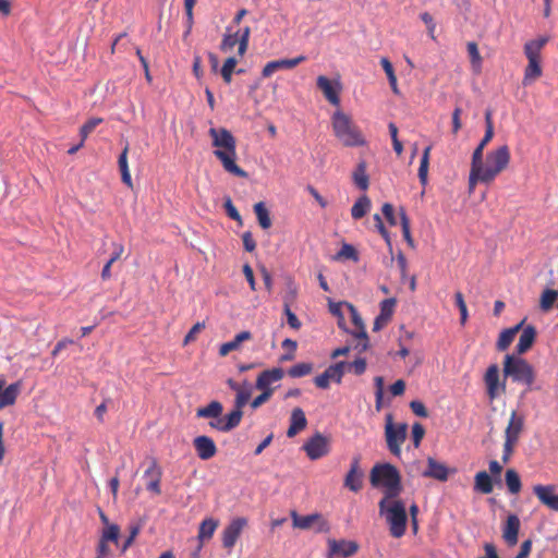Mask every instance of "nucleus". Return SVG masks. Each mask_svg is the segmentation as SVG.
<instances>
[{
  "label": "nucleus",
  "instance_id": "nucleus-1",
  "mask_svg": "<svg viewBox=\"0 0 558 558\" xmlns=\"http://www.w3.org/2000/svg\"><path fill=\"white\" fill-rule=\"evenodd\" d=\"M209 136L217 149L214 155L221 161L223 169L238 177H244V171L235 163V140L225 128H210Z\"/></svg>",
  "mask_w": 558,
  "mask_h": 558
},
{
  "label": "nucleus",
  "instance_id": "nucleus-2",
  "mask_svg": "<svg viewBox=\"0 0 558 558\" xmlns=\"http://www.w3.org/2000/svg\"><path fill=\"white\" fill-rule=\"evenodd\" d=\"M222 413V403L217 400H213L207 405L201 407L196 410V417L208 418V426L211 429L221 433H228L240 425L243 416L242 410L233 409L225 416Z\"/></svg>",
  "mask_w": 558,
  "mask_h": 558
},
{
  "label": "nucleus",
  "instance_id": "nucleus-3",
  "mask_svg": "<svg viewBox=\"0 0 558 558\" xmlns=\"http://www.w3.org/2000/svg\"><path fill=\"white\" fill-rule=\"evenodd\" d=\"M331 126L336 138L345 147L364 146L366 141L352 118L341 110L333 112Z\"/></svg>",
  "mask_w": 558,
  "mask_h": 558
},
{
  "label": "nucleus",
  "instance_id": "nucleus-4",
  "mask_svg": "<svg viewBox=\"0 0 558 558\" xmlns=\"http://www.w3.org/2000/svg\"><path fill=\"white\" fill-rule=\"evenodd\" d=\"M369 482L374 487L384 488L383 498H397L402 492L400 472L390 463L375 464L371 470Z\"/></svg>",
  "mask_w": 558,
  "mask_h": 558
},
{
  "label": "nucleus",
  "instance_id": "nucleus-5",
  "mask_svg": "<svg viewBox=\"0 0 558 558\" xmlns=\"http://www.w3.org/2000/svg\"><path fill=\"white\" fill-rule=\"evenodd\" d=\"M379 513L385 517L391 536L400 538L407 531L408 515L405 505L397 498H381L378 502Z\"/></svg>",
  "mask_w": 558,
  "mask_h": 558
},
{
  "label": "nucleus",
  "instance_id": "nucleus-6",
  "mask_svg": "<svg viewBox=\"0 0 558 558\" xmlns=\"http://www.w3.org/2000/svg\"><path fill=\"white\" fill-rule=\"evenodd\" d=\"M504 374L512 381L524 384L526 391L532 390L536 373L534 367L523 357L507 354L504 359Z\"/></svg>",
  "mask_w": 558,
  "mask_h": 558
},
{
  "label": "nucleus",
  "instance_id": "nucleus-7",
  "mask_svg": "<svg viewBox=\"0 0 558 558\" xmlns=\"http://www.w3.org/2000/svg\"><path fill=\"white\" fill-rule=\"evenodd\" d=\"M510 160V148L505 144L487 151L485 160L482 161L478 170L493 183L509 167Z\"/></svg>",
  "mask_w": 558,
  "mask_h": 558
},
{
  "label": "nucleus",
  "instance_id": "nucleus-8",
  "mask_svg": "<svg viewBox=\"0 0 558 558\" xmlns=\"http://www.w3.org/2000/svg\"><path fill=\"white\" fill-rule=\"evenodd\" d=\"M408 425L405 423L393 424V416L391 413L386 415L385 437L389 451L395 457H400L401 445L407 439Z\"/></svg>",
  "mask_w": 558,
  "mask_h": 558
},
{
  "label": "nucleus",
  "instance_id": "nucleus-9",
  "mask_svg": "<svg viewBox=\"0 0 558 558\" xmlns=\"http://www.w3.org/2000/svg\"><path fill=\"white\" fill-rule=\"evenodd\" d=\"M302 449L311 460H318L329 453L330 439L317 432L304 442Z\"/></svg>",
  "mask_w": 558,
  "mask_h": 558
},
{
  "label": "nucleus",
  "instance_id": "nucleus-10",
  "mask_svg": "<svg viewBox=\"0 0 558 558\" xmlns=\"http://www.w3.org/2000/svg\"><path fill=\"white\" fill-rule=\"evenodd\" d=\"M484 383L487 397L490 401L506 392V383L499 379V367L497 364H492L487 367L484 375Z\"/></svg>",
  "mask_w": 558,
  "mask_h": 558
},
{
  "label": "nucleus",
  "instance_id": "nucleus-11",
  "mask_svg": "<svg viewBox=\"0 0 558 558\" xmlns=\"http://www.w3.org/2000/svg\"><path fill=\"white\" fill-rule=\"evenodd\" d=\"M327 558H348L359 551V544L348 539H328Z\"/></svg>",
  "mask_w": 558,
  "mask_h": 558
},
{
  "label": "nucleus",
  "instance_id": "nucleus-12",
  "mask_svg": "<svg viewBox=\"0 0 558 558\" xmlns=\"http://www.w3.org/2000/svg\"><path fill=\"white\" fill-rule=\"evenodd\" d=\"M345 362L341 361L328 366L320 375L314 378L315 385L320 389H327L330 381L340 384L344 375Z\"/></svg>",
  "mask_w": 558,
  "mask_h": 558
},
{
  "label": "nucleus",
  "instance_id": "nucleus-13",
  "mask_svg": "<svg viewBox=\"0 0 558 558\" xmlns=\"http://www.w3.org/2000/svg\"><path fill=\"white\" fill-rule=\"evenodd\" d=\"M317 87L322 90L325 98L333 106L340 105V97L339 94L341 92V84L340 82L330 81L325 75H319L316 81Z\"/></svg>",
  "mask_w": 558,
  "mask_h": 558
},
{
  "label": "nucleus",
  "instance_id": "nucleus-14",
  "mask_svg": "<svg viewBox=\"0 0 558 558\" xmlns=\"http://www.w3.org/2000/svg\"><path fill=\"white\" fill-rule=\"evenodd\" d=\"M344 487L353 493H357L363 487V472L360 469V457H354L351 461L350 469L344 477Z\"/></svg>",
  "mask_w": 558,
  "mask_h": 558
},
{
  "label": "nucleus",
  "instance_id": "nucleus-15",
  "mask_svg": "<svg viewBox=\"0 0 558 558\" xmlns=\"http://www.w3.org/2000/svg\"><path fill=\"white\" fill-rule=\"evenodd\" d=\"M456 470H449L445 463L438 462L432 457L427 458V468L423 471L424 477L434 478L440 482H446L450 474H454Z\"/></svg>",
  "mask_w": 558,
  "mask_h": 558
},
{
  "label": "nucleus",
  "instance_id": "nucleus-16",
  "mask_svg": "<svg viewBox=\"0 0 558 558\" xmlns=\"http://www.w3.org/2000/svg\"><path fill=\"white\" fill-rule=\"evenodd\" d=\"M555 485H535L533 493L538 500L550 510L558 511V494L555 495Z\"/></svg>",
  "mask_w": 558,
  "mask_h": 558
},
{
  "label": "nucleus",
  "instance_id": "nucleus-17",
  "mask_svg": "<svg viewBox=\"0 0 558 558\" xmlns=\"http://www.w3.org/2000/svg\"><path fill=\"white\" fill-rule=\"evenodd\" d=\"M235 46L238 47L239 54H244V33H241L240 29L232 32V28L228 27L222 38L220 49L222 52L228 53L231 52Z\"/></svg>",
  "mask_w": 558,
  "mask_h": 558
},
{
  "label": "nucleus",
  "instance_id": "nucleus-18",
  "mask_svg": "<svg viewBox=\"0 0 558 558\" xmlns=\"http://www.w3.org/2000/svg\"><path fill=\"white\" fill-rule=\"evenodd\" d=\"M345 306L348 307V310L350 312L351 320H352V324L354 326V329L351 330L350 332L356 339H361L362 340V350H367L368 347H369V340H368L367 332L365 330V325L363 323V319L360 316V314L356 311V308L352 304L345 303Z\"/></svg>",
  "mask_w": 558,
  "mask_h": 558
},
{
  "label": "nucleus",
  "instance_id": "nucleus-19",
  "mask_svg": "<svg viewBox=\"0 0 558 558\" xmlns=\"http://www.w3.org/2000/svg\"><path fill=\"white\" fill-rule=\"evenodd\" d=\"M306 60L305 56H298L292 59H279L268 62L263 69V76L269 77L279 70H291Z\"/></svg>",
  "mask_w": 558,
  "mask_h": 558
},
{
  "label": "nucleus",
  "instance_id": "nucleus-20",
  "mask_svg": "<svg viewBox=\"0 0 558 558\" xmlns=\"http://www.w3.org/2000/svg\"><path fill=\"white\" fill-rule=\"evenodd\" d=\"M194 448L199 459L208 460L213 458L217 452L215 441L205 435L197 436L193 440Z\"/></svg>",
  "mask_w": 558,
  "mask_h": 558
},
{
  "label": "nucleus",
  "instance_id": "nucleus-21",
  "mask_svg": "<svg viewBox=\"0 0 558 558\" xmlns=\"http://www.w3.org/2000/svg\"><path fill=\"white\" fill-rule=\"evenodd\" d=\"M244 527V519L238 518L233 520L222 532V544L227 549H231L239 538Z\"/></svg>",
  "mask_w": 558,
  "mask_h": 558
},
{
  "label": "nucleus",
  "instance_id": "nucleus-22",
  "mask_svg": "<svg viewBox=\"0 0 558 558\" xmlns=\"http://www.w3.org/2000/svg\"><path fill=\"white\" fill-rule=\"evenodd\" d=\"M521 522L517 514H509L502 527V538L509 546H514L518 543V535Z\"/></svg>",
  "mask_w": 558,
  "mask_h": 558
},
{
  "label": "nucleus",
  "instance_id": "nucleus-23",
  "mask_svg": "<svg viewBox=\"0 0 558 558\" xmlns=\"http://www.w3.org/2000/svg\"><path fill=\"white\" fill-rule=\"evenodd\" d=\"M523 427L524 417L522 415H519L517 411H512L505 430V440L518 442L519 437L523 430Z\"/></svg>",
  "mask_w": 558,
  "mask_h": 558
},
{
  "label": "nucleus",
  "instance_id": "nucleus-24",
  "mask_svg": "<svg viewBox=\"0 0 558 558\" xmlns=\"http://www.w3.org/2000/svg\"><path fill=\"white\" fill-rule=\"evenodd\" d=\"M550 37L547 35L529 40L524 44L523 50L527 60L541 61V51L547 45Z\"/></svg>",
  "mask_w": 558,
  "mask_h": 558
},
{
  "label": "nucleus",
  "instance_id": "nucleus-25",
  "mask_svg": "<svg viewBox=\"0 0 558 558\" xmlns=\"http://www.w3.org/2000/svg\"><path fill=\"white\" fill-rule=\"evenodd\" d=\"M22 388V380H16L15 383H12L7 388H4L0 392V410L13 405L16 402V399L21 393Z\"/></svg>",
  "mask_w": 558,
  "mask_h": 558
},
{
  "label": "nucleus",
  "instance_id": "nucleus-26",
  "mask_svg": "<svg viewBox=\"0 0 558 558\" xmlns=\"http://www.w3.org/2000/svg\"><path fill=\"white\" fill-rule=\"evenodd\" d=\"M291 517L293 519V526L301 530H308L317 522L320 523L319 530H323V527L326 525V522L323 520L319 513L299 515L295 511H292Z\"/></svg>",
  "mask_w": 558,
  "mask_h": 558
},
{
  "label": "nucleus",
  "instance_id": "nucleus-27",
  "mask_svg": "<svg viewBox=\"0 0 558 558\" xmlns=\"http://www.w3.org/2000/svg\"><path fill=\"white\" fill-rule=\"evenodd\" d=\"M307 425V420L304 411L301 408H295L292 410L290 417V426L287 432V436L292 438L301 430H303Z\"/></svg>",
  "mask_w": 558,
  "mask_h": 558
},
{
  "label": "nucleus",
  "instance_id": "nucleus-28",
  "mask_svg": "<svg viewBox=\"0 0 558 558\" xmlns=\"http://www.w3.org/2000/svg\"><path fill=\"white\" fill-rule=\"evenodd\" d=\"M145 476L149 478L146 484L147 490L155 495H160L161 470L156 461H153L149 468L145 471Z\"/></svg>",
  "mask_w": 558,
  "mask_h": 558
},
{
  "label": "nucleus",
  "instance_id": "nucleus-29",
  "mask_svg": "<svg viewBox=\"0 0 558 558\" xmlns=\"http://www.w3.org/2000/svg\"><path fill=\"white\" fill-rule=\"evenodd\" d=\"M284 373L282 368H272L264 371L259 374L256 387L260 390L271 389L272 383L279 381L283 377Z\"/></svg>",
  "mask_w": 558,
  "mask_h": 558
},
{
  "label": "nucleus",
  "instance_id": "nucleus-30",
  "mask_svg": "<svg viewBox=\"0 0 558 558\" xmlns=\"http://www.w3.org/2000/svg\"><path fill=\"white\" fill-rule=\"evenodd\" d=\"M536 339V329L534 326L529 325L522 329V332L517 344L518 354H524L527 352Z\"/></svg>",
  "mask_w": 558,
  "mask_h": 558
},
{
  "label": "nucleus",
  "instance_id": "nucleus-31",
  "mask_svg": "<svg viewBox=\"0 0 558 558\" xmlns=\"http://www.w3.org/2000/svg\"><path fill=\"white\" fill-rule=\"evenodd\" d=\"M524 320L520 322L514 327L505 329L500 332L499 338L497 340L496 347L498 351H506L509 345L512 343L515 335L522 329Z\"/></svg>",
  "mask_w": 558,
  "mask_h": 558
},
{
  "label": "nucleus",
  "instance_id": "nucleus-32",
  "mask_svg": "<svg viewBox=\"0 0 558 558\" xmlns=\"http://www.w3.org/2000/svg\"><path fill=\"white\" fill-rule=\"evenodd\" d=\"M474 490L484 495L493 493L494 483L490 475L486 471H480L475 474Z\"/></svg>",
  "mask_w": 558,
  "mask_h": 558
},
{
  "label": "nucleus",
  "instance_id": "nucleus-33",
  "mask_svg": "<svg viewBox=\"0 0 558 558\" xmlns=\"http://www.w3.org/2000/svg\"><path fill=\"white\" fill-rule=\"evenodd\" d=\"M529 63L524 69L523 85L527 86L539 78L543 74L541 61L527 60Z\"/></svg>",
  "mask_w": 558,
  "mask_h": 558
},
{
  "label": "nucleus",
  "instance_id": "nucleus-34",
  "mask_svg": "<svg viewBox=\"0 0 558 558\" xmlns=\"http://www.w3.org/2000/svg\"><path fill=\"white\" fill-rule=\"evenodd\" d=\"M128 153H129V145L126 144L125 147L123 148L122 153L119 156L118 165H119V169L121 172L122 182L126 186L132 187L133 183H132V178H131L129 163H128Z\"/></svg>",
  "mask_w": 558,
  "mask_h": 558
},
{
  "label": "nucleus",
  "instance_id": "nucleus-35",
  "mask_svg": "<svg viewBox=\"0 0 558 558\" xmlns=\"http://www.w3.org/2000/svg\"><path fill=\"white\" fill-rule=\"evenodd\" d=\"M254 213L262 229L267 230L271 227L272 220L270 213L264 202L254 205Z\"/></svg>",
  "mask_w": 558,
  "mask_h": 558
},
{
  "label": "nucleus",
  "instance_id": "nucleus-36",
  "mask_svg": "<svg viewBox=\"0 0 558 558\" xmlns=\"http://www.w3.org/2000/svg\"><path fill=\"white\" fill-rule=\"evenodd\" d=\"M372 202L367 195H362L357 198L351 208V216L353 219L359 220L363 218L371 209Z\"/></svg>",
  "mask_w": 558,
  "mask_h": 558
},
{
  "label": "nucleus",
  "instance_id": "nucleus-37",
  "mask_svg": "<svg viewBox=\"0 0 558 558\" xmlns=\"http://www.w3.org/2000/svg\"><path fill=\"white\" fill-rule=\"evenodd\" d=\"M217 526H218V521L213 518L203 520L198 527V539L201 542L210 539L213 537Z\"/></svg>",
  "mask_w": 558,
  "mask_h": 558
},
{
  "label": "nucleus",
  "instance_id": "nucleus-38",
  "mask_svg": "<svg viewBox=\"0 0 558 558\" xmlns=\"http://www.w3.org/2000/svg\"><path fill=\"white\" fill-rule=\"evenodd\" d=\"M353 181L355 185L365 191L368 189L369 179L366 173V163L364 161L360 162L353 172Z\"/></svg>",
  "mask_w": 558,
  "mask_h": 558
},
{
  "label": "nucleus",
  "instance_id": "nucleus-39",
  "mask_svg": "<svg viewBox=\"0 0 558 558\" xmlns=\"http://www.w3.org/2000/svg\"><path fill=\"white\" fill-rule=\"evenodd\" d=\"M466 49L470 57L472 70L474 73L478 74L482 70L483 59L480 54L477 44L475 41H470L466 45Z\"/></svg>",
  "mask_w": 558,
  "mask_h": 558
},
{
  "label": "nucleus",
  "instance_id": "nucleus-40",
  "mask_svg": "<svg viewBox=\"0 0 558 558\" xmlns=\"http://www.w3.org/2000/svg\"><path fill=\"white\" fill-rule=\"evenodd\" d=\"M505 481H506L508 490L511 494L515 495V494L520 493L522 484H521V478L515 470L508 469L505 474Z\"/></svg>",
  "mask_w": 558,
  "mask_h": 558
},
{
  "label": "nucleus",
  "instance_id": "nucleus-41",
  "mask_svg": "<svg viewBox=\"0 0 558 558\" xmlns=\"http://www.w3.org/2000/svg\"><path fill=\"white\" fill-rule=\"evenodd\" d=\"M558 299V291L554 289H545L541 295L539 307L543 312H548L553 308Z\"/></svg>",
  "mask_w": 558,
  "mask_h": 558
},
{
  "label": "nucleus",
  "instance_id": "nucleus-42",
  "mask_svg": "<svg viewBox=\"0 0 558 558\" xmlns=\"http://www.w3.org/2000/svg\"><path fill=\"white\" fill-rule=\"evenodd\" d=\"M432 146H427L422 155L420 168H418V179L423 186L427 184V174H428V166H429V155H430Z\"/></svg>",
  "mask_w": 558,
  "mask_h": 558
},
{
  "label": "nucleus",
  "instance_id": "nucleus-43",
  "mask_svg": "<svg viewBox=\"0 0 558 558\" xmlns=\"http://www.w3.org/2000/svg\"><path fill=\"white\" fill-rule=\"evenodd\" d=\"M477 183H483L486 185L492 184V182L485 177V174L478 170V168H470L469 174V191L472 193Z\"/></svg>",
  "mask_w": 558,
  "mask_h": 558
},
{
  "label": "nucleus",
  "instance_id": "nucleus-44",
  "mask_svg": "<svg viewBox=\"0 0 558 558\" xmlns=\"http://www.w3.org/2000/svg\"><path fill=\"white\" fill-rule=\"evenodd\" d=\"M223 208H225L227 216L230 219L234 220L238 223V226L243 225L242 216H241L240 211L236 209V207L234 206V204L232 203V199L230 196L223 197Z\"/></svg>",
  "mask_w": 558,
  "mask_h": 558
},
{
  "label": "nucleus",
  "instance_id": "nucleus-45",
  "mask_svg": "<svg viewBox=\"0 0 558 558\" xmlns=\"http://www.w3.org/2000/svg\"><path fill=\"white\" fill-rule=\"evenodd\" d=\"M485 124H486L485 134H484L483 138L481 140V142L478 144H481V145L486 147L488 145V143L494 137L493 112L489 109H487L486 112H485Z\"/></svg>",
  "mask_w": 558,
  "mask_h": 558
},
{
  "label": "nucleus",
  "instance_id": "nucleus-46",
  "mask_svg": "<svg viewBox=\"0 0 558 558\" xmlns=\"http://www.w3.org/2000/svg\"><path fill=\"white\" fill-rule=\"evenodd\" d=\"M313 371L312 363H298L288 369V375L292 378H300L311 374Z\"/></svg>",
  "mask_w": 558,
  "mask_h": 558
},
{
  "label": "nucleus",
  "instance_id": "nucleus-47",
  "mask_svg": "<svg viewBox=\"0 0 558 558\" xmlns=\"http://www.w3.org/2000/svg\"><path fill=\"white\" fill-rule=\"evenodd\" d=\"M399 215L403 238L411 247H414V241L410 231V220L403 207L400 208Z\"/></svg>",
  "mask_w": 558,
  "mask_h": 558
},
{
  "label": "nucleus",
  "instance_id": "nucleus-48",
  "mask_svg": "<svg viewBox=\"0 0 558 558\" xmlns=\"http://www.w3.org/2000/svg\"><path fill=\"white\" fill-rule=\"evenodd\" d=\"M120 536V527L118 524H108L107 527H104L100 539L105 542H112L114 544H119Z\"/></svg>",
  "mask_w": 558,
  "mask_h": 558
},
{
  "label": "nucleus",
  "instance_id": "nucleus-49",
  "mask_svg": "<svg viewBox=\"0 0 558 558\" xmlns=\"http://www.w3.org/2000/svg\"><path fill=\"white\" fill-rule=\"evenodd\" d=\"M244 341V331L239 332L232 341L226 342L221 344L219 349V354L221 356L228 355L231 351L239 348V345Z\"/></svg>",
  "mask_w": 558,
  "mask_h": 558
},
{
  "label": "nucleus",
  "instance_id": "nucleus-50",
  "mask_svg": "<svg viewBox=\"0 0 558 558\" xmlns=\"http://www.w3.org/2000/svg\"><path fill=\"white\" fill-rule=\"evenodd\" d=\"M336 259H352L357 262L359 253L353 245L344 243L340 251L337 253Z\"/></svg>",
  "mask_w": 558,
  "mask_h": 558
},
{
  "label": "nucleus",
  "instance_id": "nucleus-51",
  "mask_svg": "<svg viewBox=\"0 0 558 558\" xmlns=\"http://www.w3.org/2000/svg\"><path fill=\"white\" fill-rule=\"evenodd\" d=\"M395 306H396V299L390 298V299L383 300L380 303V313H379L380 319L385 318L389 322L393 314Z\"/></svg>",
  "mask_w": 558,
  "mask_h": 558
},
{
  "label": "nucleus",
  "instance_id": "nucleus-52",
  "mask_svg": "<svg viewBox=\"0 0 558 558\" xmlns=\"http://www.w3.org/2000/svg\"><path fill=\"white\" fill-rule=\"evenodd\" d=\"M102 121L104 120L101 118H92L81 126L80 135L82 137V143L85 142L87 136L96 129L97 125L102 123Z\"/></svg>",
  "mask_w": 558,
  "mask_h": 558
},
{
  "label": "nucleus",
  "instance_id": "nucleus-53",
  "mask_svg": "<svg viewBox=\"0 0 558 558\" xmlns=\"http://www.w3.org/2000/svg\"><path fill=\"white\" fill-rule=\"evenodd\" d=\"M238 61L234 57H229L222 68H221V76L223 78V81L226 83H230L231 82V77H232V74L234 72V69H235V65H236Z\"/></svg>",
  "mask_w": 558,
  "mask_h": 558
},
{
  "label": "nucleus",
  "instance_id": "nucleus-54",
  "mask_svg": "<svg viewBox=\"0 0 558 558\" xmlns=\"http://www.w3.org/2000/svg\"><path fill=\"white\" fill-rule=\"evenodd\" d=\"M454 300H456V305L458 306V308L460 311V323L463 326V325H465V323L468 320V307L464 302L463 294L460 291L456 292Z\"/></svg>",
  "mask_w": 558,
  "mask_h": 558
},
{
  "label": "nucleus",
  "instance_id": "nucleus-55",
  "mask_svg": "<svg viewBox=\"0 0 558 558\" xmlns=\"http://www.w3.org/2000/svg\"><path fill=\"white\" fill-rule=\"evenodd\" d=\"M228 385L236 391L235 397V407L234 409H240L244 407V387H242L240 384L235 383L233 379L228 380Z\"/></svg>",
  "mask_w": 558,
  "mask_h": 558
},
{
  "label": "nucleus",
  "instance_id": "nucleus-56",
  "mask_svg": "<svg viewBox=\"0 0 558 558\" xmlns=\"http://www.w3.org/2000/svg\"><path fill=\"white\" fill-rule=\"evenodd\" d=\"M195 3H196V0H184V9H185V15H186L185 35H189L191 33L193 24H194L193 8H194Z\"/></svg>",
  "mask_w": 558,
  "mask_h": 558
},
{
  "label": "nucleus",
  "instance_id": "nucleus-57",
  "mask_svg": "<svg viewBox=\"0 0 558 558\" xmlns=\"http://www.w3.org/2000/svg\"><path fill=\"white\" fill-rule=\"evenodd\" d=\"M366 360L363 357L355 359L352 363H345V366L349 367L355 375H362L366 371Z\"/></svg>",
  "mask_w": 558,
  "mask_h": 558
},
{
  "label": "nucleus",
  "instance_id": "nucleus-58",
  "mask_svg": "<svg viewBox=\"0 0 558 558\" xmlns=\"http://www.w3.org/2000/svg\"><path fill=\"white\" fill-rule=\"evenodd\" d=\"M342 303H330L329 304V311L332 315H335L338 318V326L339 328L343 330H348L344 325V317L341 313Z\"/></svg>",
  "mask_w": 558,
  "mask_h": 558
},
{
  "label": "nucleus",
  "instance_id": "nucleus-59",
  "mask_svg": "<svg viewBox=\"0 0 558 558\" xmlns=\"http://www.w3.org/2000/svg\"><path fill=\"white\" fill-rule=\"evenodd\" d=\"M425 435V428L422 424L415 423L412 426V440L415 448L421 445V441Z\"/></svg>",
  "mask_w": 558,
  "mask_h": 558
},
{
  "label": "nucleus",
  "instance_id": "nucleus-60",
  "mask_svg": "<svg viewBox=\"0 0 558 558\" xmlns=\"http://www.w3.org/2000/svg\"><path fill=\"white\" fill-rule=\"evenodd\" d=\"M381 213L390 226L397 225V218L395 216V208L390 203H385L383 205Z\"/></svg>",
  "mask_w": 558,
  "mask_h": 558
},
{
  "label": "nucleus",
  "instance_id": "nucleus-61",
  "mask_svg": "<svg viewBox=\"0 0 558 558\" xmlns=\"http://www.w3.org/2000/svg\"><path fill=\"white\" fill-rule=\"evenodd\" d=\"M205 328V324L204 323H196L191 329L190 331L186 333V336L184 337V340H183V343L184 345L190 343V342H193L195 341L197 335Z\"/></svg>",
  "mask_w": 558,
  "mask_h": 558
},
{
  "label": "nucleus",
  "instance_id": "nucleus-62",
  "mask_svg": "<svg viewBox=\"0 0 558 558\" xmlns=\"http://www.w3.org/2000/svg\"><path fill=\"white\" fill-rule=\"evenodd\" d=\"M410 408H411L412 412L420 417L428 416V411L422 401H418V400L411 401Z\"/></svg>",
  "mask_w": 558,
  "mask_h": 558
},
{
  "label": "nucleus",
  "instance_id": "nucleus-63",
  "mask_svg": "<svg viewBox=\"0 0 558 558\" xmlns=\"http://www.w3.org/2000/svg\"><path fill=\"white\" fill-rule=\"evenodd\" d=\"M485 149V146L478 144L476 146V148L474 149L473 154H472V159H471V168H478L480 165L482 163V161L484 160L483 159V151Z\"/></svg>",
  "mask_w": 558,
  "mask_h": 558
},
{
  "label": "nucleus",
  "instance_id": "nucleus-64",
  "mask_svg": "<svg viewBox=\"0 0 558 558\" xmlns=\"http://www.w3.org/2000/svg\"><path fill=\"white\" fill-rule=\"evenodd\" d=\"M96 557L95 558H108L111 556V550L109 548L108 542H105L99 538L97 548H96Z\"/></svg>",
  "mask_w": 558,
  "mask_h": 558
}]
</instances>
